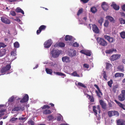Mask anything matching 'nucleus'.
Returning <instances> with one entry per match:
<instances>
[{"instance_id":"obj_59","label":"nucleus","mask_w":125,"mask_h":125,"mask_svg":"<svg viewBox=\"0 0 125 125\" xmlns=\"http://www.w3.org/2000/svg\"><path fill=\"white\" fill-rule=\"evenodd\" d=\"M18 119V118H14L12 117L10 119V121H14Z\"/></svg>"},{"instance_id":"obj_60","label":"nucleus","mask_w":125,"mask_h":125,"mask_svg":"<svg viewBox=\"0 0 125 125\" xmlns=\"http://www.w3.org/2000/svg\"><path fill=\"white\" fill-rule=\"evenodd\" d=\"M120 23L121 24H125V20L124 19H122L121 20Z\"/></svg>"},{"instance_id":"obj_17","label":"nucleus","mask_w":125,"mask_h":125,"mask_svg":"<svg viewBox=\"0 0 125 125\" xmlns=\"http://www.w3.org/2000/svg\"><path fill=\"white\" fill-rule=\"evenodd\" d=\"M115 101L120 107L125 110V105L118 101L116 100H115Z\"/></svg>"},{"instance_id":"obj_56","label":"nucleus","mask_w":125,"mask_h":125,"mask_svg":"<svg viewBox=\"0 0 125 125\" xmlns=\"http://www.w3.org/2000/svg\"><path fill=\"white\" fill-rule=\"evenodd\" d=\"M62 117L61 115L58 116L57 118V120L60 121L62 119Z\"/></svg>"},{"instance_id":"obj_49","label":"nucleus","mask_w":125,"mask_h":125,"mask_svg":"<svg viewBox=\"0 0 125 125\" xmlns=\"http://www.w3.org/2000/svg\"><path fill=\"white\" fill-rule=\"evenodd\" d=\"M10 14L12 16H16V14L15 12L13 11H11L10 12Z\"/></svg>"},{"instance_id":"obj_1","label":"nucleus","mask_w":125,"mask_h":125,"mask_svg":"<svg viewBox=\"0 0 125 125\" xmlns=\"http://www.w3.org/2000/svg\"><path fill=\"white\" fill-rule=\"evenodd\" d=\"M60 51L58 49H53L51 52L52 57L54 58L58 57L60 54Z\"/></svg>"},{"instance_id":"obj_25","label":"nucleus","mask_w":125,"mask_h":125,"mask_svg":"<svg viewBox=\"0 0 125 125\" xmlns=\"http://www.w3.org/2000/svg\"><path fill=\"white\" fill-rule=\"evenodd\" d=\"M124 74L123 73H116L115 75V78L119 77H123L124 76Z\"/></svg>"},{"instance_id":"obj_29","label":"nucleus","mask_w":125,"mask_h":125,"mask_svg":"<svg viewBox=\"0 0 125 125\" xmlns=\"http://www.w3.org/2000/svg\"><path fill=\"white\" fill-rule=\"evenodd\" d=\"M45 71L48 74H51L52 73V70L48 68H46Z\"/></svg>"},{"instance_id":"obj_39","label":"nucleus","mask_w":125,"mask_h":125,"mask_svg":"<svg viewBox=\"0 0 125 125\" xmlns=\"http://www.w3.org/2000/svg\"><path fill=\"white\" fill-rule=\"evenodd\" d=\"M15 98L14 96H12L8 100V101L11 102H13L15 99Z\"/></svg>"},{"instance_id":"obj_43","label":"nucleus","mask_w":125,"mask_h":125,"mask_svg":"<svg viewBox=\"0 0 125 125\" xmlns=\"http://www.w3.org/2000/svg\"><path fill=\"white\" fill-rule=\"evenodd\" d=\"M14 45L15 47L18 48L19 47V44L18 42H16L14 43Z\"/></svg>"},{"instance_id":"obj_21","label":"nucleus","mask_w":125,"mask_h":125,"mask_svg":"<svg viewBox=\"0 0 125 125\" xmlns=\"http://www.w3.org/2000/svg\"><path fill=\"white\" fill-rule=\"evenodd\" d=\"M105 64H106V69L109 70L112 68V65L110 63L106 62Z\"/></svg>"},{"instance_id":"obj_6","label":"nucleus","mask_w":125,"mask_h":125,"mask_svg":"<svg viewBox=\"0 0 125 125\" xmlns=\"http://www.w3.org/2000/svg\"><path fill=\"white\" fill-rule=\"evenodd\" d=\"M52 44V42L51 40L49 39L45 42L44 43V47L46 48H49Z\"/></svg>"},{"instance_id":"obj_53","label":"nucleus","mask_w":125,"mask_h":125,"mask_svg":"<svg viewBox=\"0 0 125 125\" xmlns=\"http://www.w3.org/2000/svg\"><path fill=\"white\" fill-rule=\"evenodd\" d=\"M103 19L102 18H101L98 21V22L100 24V25L101 26L103 22Z\"/></svg>"},{"instance_id":"obj_41","label":"nucleus","mask_w":125,"mask_h":125,"mask_svg":"<svg viewBox=\"0 0 125 125\" xmlns=\"http://www.w3.org/2000/svg\"><path fill=\"white\" fill-rule=\"evenodd\" d=\"M27 123L29 125H35L34 122L31 119Z\"/></svg>"},{"instance_id":"obj_50","label":"nucleus","mask_w":125,"mask_h":125,"mask_svg":"<svg viewBox=\"0 0 125 125\" xmlns=\"http://www.w3.org/2000/svg\"><path fill=\"white\" fill-rule=\"evenodd\" d=\"M113 115L114 116L116 115L117 116H118L119 115V113L117 111H113Z\"/></svg>"},{"instance_id":"obj_8","label":"nucleus","mask_w":125,"mask_h":125,"mask_svg":"<svg viewBox=\"0 0 125 125\" xmlns=\"http://www.w3.org/2000/svg\"><path fill=\"white\" fill-rule=\"evenodd\" d=\"M121 56V55L114 54L111 57L110 60L112 61H114L119 59Z\"/></svg>"},{"instance_id":"obj_13","label":"nucleus","mask_w":125,"mask_h":125,"mask_svg":"<svg viewBox=\"0 0 125 125\" xmlns=\"http://www.w3.org/2000/svg\"><path fill=\"white\" fill-rule=\"evenodd\" d=\"M101 6L103 9L105 11H107L108 9V6L107 3L105 2H104L102 3Z\"/></svg>"},{"instance_id":"obj_57","label":"nucleus","mask_w":125,"mask_h":125,"mask_svg":"<svg viewBox=\"0 0 125 125\" xmlns=\"http://www.w3.org/2000/svg\"><path fill=\"white\" fill-rule=\"evenodd\" d=\"M83 66L84 68L88 69L89 68V65L87 64L84 63L83 65Z\"/></svg>"},{"instance_id":"obj_47","label":"nucleus","mask_w":125,"mask_h":125,"mask_svg":"<svg viewBox=\"0 0 125 125\" xmlns=\"http://www.w3.org/2000/svg\"><path fill=\"white\" fill-rule=\"evenodd\" d=\"M83 12V9L82 8H81L79 9L77 13V15L78 16H79Z\"/></svg>"},{"instance_id":"obj_16","label":"nucleus","mask_w":125,"mask_h":125,"mask_svg":"<svg viewBox=\"0 0 125 125\" xmlns=\"http://www.w3.org/2000/svg\"><path fill=\"white\" fill-rule=\"evenodd\" d=\"M24 107L22 108L20 106H17L14 107L12 109V111H18L20 110H24Z\"/></svg>"},{"instance_id":"obj_46","label":"nucleus","mask_w":125,"mask_h":125,"mask_svg":"<svg viewBox=\"0 0 125 125\" xmlns=\"http://www.w3.org/2000/svg\"><path fill=\"white\" fill-rule=\"evenodd\" d=\"M7 46L4 43L2 42H0V49L1 47L4 48Z\"/></svg>"},{"instance_id":"obj_62","label":"nucleus","mask_w":125,"mask_h":125,"mask_svg":"<svg viewBox=\"0 0 125 125\" xmlns=\"http://www.w3.org/2000/svg\"><path fill=\"white\" fill-rule=\"evenodd\" d=\"M117 123L118 125H123V124L120 121H118Z\"/></svg>"},{"instance_id":"obj_61","label":"nucleus","mask_w":125,"mask_h":125,"mask_svg":"<svg viewBox=\"0 0 125 125\" xmlns=\"http://www.w3.org/2000/svg\"><path fill=\"white\" fill-rule=\"evenodd\" d=\"M86 50H82L80 51V53L83 54L85 55Z\"/></svg>"},{"instance_id":"obj_33","label":"nucleus","mask_w":125,"mask_h":125,"mask_svg":"<svg viewBox=\"0 0 125 125\" xmlns=\"http://www.w3.org/2000/svg\"><path fill=\"white\" fill-rule=\"evenodd\" d=\"M88 96H89L88 99L90 100V102H92L94 101V98L93 96H91V95L87 94Z\"/></svg>"},{"instance_id":"obj_2","label":"nucleus","mask_w":125,"mask_h":125,"mask_svg":"<svg viewBox=\"0 0 125 125\" xmlns=\"http://www.w3.org/2000/svg\"><path fill=\"white\" fill-rule=\"evenodd\" d=\"M97 42L100 45L105 46L107 45V43L103 39L101 38H98L97 39Z\"/></svg>"},{"instance_id":"obj_36","label":"nucleus","mask_w":125,"mask_h":125,"mask_svg":"<svg viewBox=\"0 0 125 125\" xmlns=\"http://www.w3.org/2000/svg\"><path fill=\"white\" fill-rule=\"evenodd\" d=\"M72 75H73L74 76H76L77 77H80L79 75L78 74L76 71H74L71 74Z\"/></svg>"},{"instance_id":"obj_55","label":"nucleus","mask_w":125,"mask_h":125,"mask_svg":"<svg viewBox=\"0 0 125 125\" xmlns=\"http://www.w3.org/2000/svg\"><path fill=\"white\" fill-rule=\"evenodd\" d=\"M73 46L74 47H78L79 46V44L77 42H75L73 44Z\"/></svg>"},{"instance_id":"obj_5","label":"nucleus","mask_w":125,"mask_h":125,"mask_svg":"<svg viewBox=\"0 0 125 125\" xmlns=\"http://www.w3.org/2000/svg\"><path fill=\"white\" fill-rule=\"evenodd\" d=\"M94 86L96 88L98 91L96 90L95 93H96L97 95L99 97H101V95H102V93L100 90L98 85L96 84L94 85Z\"/></svg>"},{"instance_id":"obj_4","label":"nucleus","mask_w":125,"mask_h":125,"mask_svg":"<svg viewBox=\"0 0 125 125\" xmlns=\"http://www.w3.org/2000/svg\"><path fill=\"white\" fill-rule=\"evenodd\" d=\"M11 68V66L10 64H8L5 67L2 68L0 70V72L1 73H4L10 70Z\"/></svg>"},{"instance_id":"obj_31","label":"nucleus","mask_w":125,"mask_h":125,"mask_svg":"<svg viewBox=\"0 0 125 125\" xmlns=\"http://www.w3.org/2000/svg\"><path fill=\"white\" fill-rule=\"evenodd\" d=\"M47 120L49 121L52 120L54 118L53 116L52 115H50L47 117Z\"/></svg>"},{"instance_id":"obj_37","label":"nucleus","mask_w":125,"mask_h":125,"mask_svg":"<svg viewBox=\"0 0 125 125\" xmlns=\"http://www.w3.org/2000/svg\"><path fill=\"white\" fill-rule=\"evenodd\" d=\"M50 108V107L48 105H44L43 106L41 107V108L42 110H43L46 108L48 109Z\"/></svg>"},{"instance_id":"obj_32","label":"nucleus","mask_w":125,"mask_h":125,"mask_svg":"<svg viewBox=\"0 0 125 125\" xmlns=\"http://www.w3.org/2000/svg\"><path fill=\"white\" fill-rule=\"evenodd\" d=\"M117 69L119 71L123 72L124 71V66L123 65H120L117 67Z\"/></svg>"},{"instance_id":"obj_64","label":"nucleus","mask_w":125,"mask_h":125,"mask_svg":"<svg viewBox=\"0 0 125 125\" xmlns=\"http://www.w3.org/2000/svg\"><path fill=\"white\" fill-rule=\"evenodd\" d=\"M122 9L123 10L125 11V4L123 5L122 6Z\"/></svg>"},{"instance_id":"obj_23","label":"nucleus","mask_w":125,"mask_h":125,"mask_svg":"<svg viewBox=\"0 0 125 125\" xmlns=\"http://www.w3.org/2000/svg\"><path fill=\"white\" fill-rule=\"evenodd\" d=\"M73 39L72 36L69 35H66L65 38V41H70L72 40Z\"/></svg>"},{"instance_id":"obj_26","label":"nucleus","mask_w":125,"mask_h":125,"mask_svg":"<svg viewBox=\"0 0 125 125\" xmlns=\"http://www.w3.org/2000/svg\"><path fill=\"white\" fill-rule=\"evenodd\" d=\"M6 50L5 49H1L0 52V57L2 56L6 53Z\"/></svg>"},{"instance_id":"obj_9","label":"nucleus","mask_w":125,"mask_h":125,"mask_svg":"<svg viewBox=\"0 0 125 125\" xmlns=\"http://www.w3.org/2000/svg\"><path fill=\"white\" fill-rule=\"evenodd\" d=\"M46 28V26L44 25H42L39 28V29L37 30L36 31V33L37 35L39 34L42 30H44Z\"/></svg>"},{"instance_id":"obj_19","label":"nucleus","mask_w":125,"mask_h":125,"mask_svg":"<svg viewBox=\"0 0 125 125\" xmlns=\"http://www.w3.org/2000/svg\"><path fill=\"white\" fill-rule=\"evenodd\" d=\"M76 52L75 50L73 51L72 52H69V55L71 57L74 56L76 55Z\"/></svg>"},{"instance_id":"obj_14","label":"nucleus","mask_w":125,"mask_h":125,"mask_svg":"<svg viewBox=\"0 0 125 125\" xmlns=\"http://www.w3.org/2000/svg\"><path fill=\"white\" fill-rule=\"evenodd\" d=\"M92 30L93 31L96 33H98L99 32V30L97 26L95 24L92 25Z\"/></svg>"},{"instance_id":"obj_7","label":"nucleus","mask_w":125,"mask_h":125,"mask_svg":"<svg viewBox=\"0 0 125 125\" xmlns=\"http://www.w3.org/2000/svg\"><path fill=\"white\" fill-rule=\"evenodd\" d=\"M1 20L2 22L6 24H10L11 22L10 20L4 16L1 17Z\"/></svg>"},{"instance_id":"obj_11","label":"nucleus","mask_w":125,"mask_h":125,"mask_svg":"<svg viewBox=\"0 0 125 125\" xmlns=\"http://www.w3.org/2000/svg\"><path fill=\"white\" fill-rule=\"evenodd\" d=\"M65 46V44L63 42H57L55 44L54 46L55 47H63Z\"/></svg>"},{"instance_id":"obj_63","label":"nucleus","mask_w":125,"mask_h":125,"mask_svg":"<svg viewBox=\"0 0 125 125\" xmlns=\"http://www.w3.org/2000/svg\"><path fill=\"white\" fill-rule=\"evenodd\" d=\"M51 66H54L55 65H56V63H53L52 62H51L50 63Z\"/></svg>"},{"instance_id":"obj_34","label":"nucleus","mask_w":125,"mask_h":125,"mask_svg":"<svg viewBox=\"0 0 125 125\" xmlns=\"http://www.w3.org/2000/svg\"><path fill=\"white\" fill-rule=\"evenodd\" d=\"M90 10L92 13H95L96 12L97 9L96 7H93L91 8Z\"/></svg>"},{"instance_id":"obj_27","label":"nucleus","mask_w":125,"mask_h":125,"mask_svg":"<svg viewBox=\"0 0 125 125\" xmlns=\"http://www.w3.org/2000/svg\"><path fill=\"white\" fill-rule=\"evenodd\" d=\"M106 18L107 19L109 20L110 22H114L115 20L114 18L112 17L109 16H107L106 17Z\"/></svg>"},{"instance_id":"obj_12","label":"nucleus","mask_w":125,"mask_h":125,"mask_svg":"<svg viewBox=\"0 0 125 125\" xmlns=\"http://www.w3.org/2000/svg\"><path fill=\"white\" fill-rule=\"evenodd\" d=\"M104 37L105 39L107 40L110 42H112L115 41V40L113 38L110 37L107 35H104Z\"/></svg>"},{"instance_id":"obj_20","label":"nucleus","mask_w":125,"mask_h":125,"mask_svg":"<svg viewBox=\"0 0 125 125\" xmlns=\"http://www.w3.org/2000/svg\"><path fill=\"white\" fill-rule=\"evenodd\" d=\"M111 6L113 7V8L116 10H118L119 9V6L114 3H112L111 5Z\"/></svg>"},{"instance_id":"obj_35","label":"nucleus","mask_w":125,"mask_h":125,"mask_svg":"<svg viewBox=\"0 0 125 125\" xmlns=\"http://www.w3.org/2000/svg\"><path fill=\"white\" fill-rule=\"evenodd\" d=\"M53 73L54 74H55L59 75L64 76H65V74L61 73L54 72Z\"/></svg>"},{"instance_id":"obj_58","label":"nucleus","mask_w":125,"mask_h":125,"mask_svg":"<svg viewBox=\"0 0 125 125\" xmlns=\"http://www.w3.org/2000/svg\"><path fill=\"white\" fill-rule=\"evenodd\" d=\"M81 2H82L83 3H85L88 2L89 0H80Z\"/></svg>"},{"instance_id":"obj_44","label":"nucleus","mask_w":125,"mask_h":125,"mask_svg":"<svg viewBox=\"0 0 125 125\" xmlns=\"http://www.w3.org/2000/svg\"><path fill=\"white\" fill-rule=\"evenodd\" d=\"M93 111L95 115H96L97 114V111L96 110V107L95 106H93Z\"/></svg>"},{"instance_id":"obj_24","label":"nucleus","mask_w":125,"mask_h":125,"mask_svg":"<svg viewBox=\"0 0 125 125\" xmlns=\"http://www.w3.org/2000/svg\"><path fill=\"white\" fill-rule=\"evenodd\" d=\"M15 11L17 13H21L22 14H24L23 10L20 7H17L15 10Z\"/></svg>"},{"instance_id":"obj_28","label":"nucleus","mask_w":125,"mask_h":125,"mask_svg":"<svg viewBox=\"0 0 125 125\" xmlns=\"http://www.w3.org/2000/svg\"><path fill=\"white\" fill-rule=\"evenodd\" d=\"M116 51V50L115 49H113L106 50V51L105 52L106 53L110 54L112 53L113 52Z\"/></svg>"},{"instance_id":"obj_40","label":"nucleus","mask_w":125,"mask_h":125,"mask_svg":"<svg viewBox=\"0 0 125 125\" xmlns=\"http://www.w3.org/2000/svg\"><path fill=\"white\" fill-rule=\"evenodd\" d=\"M113 83V81L111 79L110 81L108 82L107 84L110 87H111L112 86V84Z\"/></svg>"},{"instance_id":"obj_30","label":"nucleus","mask_w":125,"mask_h":125,"mask_svg":"<svg viewBox=\"0 0 125 125\" xmlns=\"http://www.w3.org/2000/svg\"><path fill=\"white\" fill-rule=\"evenodd\" d=\"M76 84L77 86H79L84 88H86L87 87L86 86H85L83 83L79 82H78L77 84L76 83Z\"/></svg>"},{"instance_id":"obj_38","label":"nucleus","mask_w":125,"mask_h":125,"mask_svg":"<svg viewBox=\"0 0 125 125\" xmlns=\"http://www.w3.org/2000/svg\"><path fill=\"white\" fill-rule=\"evenodd\" d=\"M113 111H110L108 112V114L109 117H111L113 115Z\"/></svg>"},{"instance_id":"obj_10","label":"nucleus","mask_w":125,"mask_h":125,"mask_svg":"<svg viewBox=\"0 0 125 125\" xmlns=\"http://www.w3.org/2000/svg\"><path fill=\"white\" fill-rule=\"evenodd\" d=\"M29 99V97L27 94H25L23 98L20 100V102L21 103H25L27 102Z\"/></svg>"},{"instance_id":"obj_22","label":"nucleus","mask_w":125,"mask_h":125,"mask_svg":"<svg viewBox=\"0 0 125 125\" xmlns=\"http://www.w3.org/2000/svg\"><path fill=\"white\" fill-rule=\"evenodd\" d=\"M52 112L49 110L45 109L43 111V114L45 115H47L51 114Z\"/></svg>"},{"instance_id":"obj_15","label":"nucleus","mask_w":125,"mask_h":125,"mask_svg":"<svg viewBox=\"0 0 125 125\" xmlns=\"http://www.w3.org/2000/svg\"><path fill=\"white\" fill-rule=\"evenodd\" d=\"M62 60L64 62L66 63H69L71 62L70 58L67 56H64L62 57Z\"/></svg>"},{"instance_id":"obj_3","label":"nucleus","mask_w":125,"mask_h":125,"mask_svg":"<svg viewBox=\"0 0 125 125\" xmlns=\"http://www.w3.org/2000/svg\"><path fill=\"white\" fill-rule=\"evenodd\" d=\"M118 99L121 101H123L125 99V90H123L121 91V93L118 96Z\"/></svg>"},{"instance_id":"obj_48","label":"nucleus","mask_w":125,"mask_h":125,"mask_svg":"<svg viewBox=\"0 0 125 125\" xmlns=\"http://www.w3.org/2000/svg\"><path fill=\"white\" fill-rule=\"evenodd\" d=\"M16 51H12L10 55L11 56H15L16 55Z\"/></svg>"},{"instance_id":"obj_18","label":"nucleus","mask_w":125,"mask_h":125,"mask_svg":"<svg viewBox=\"0 0 125 125\" xmlns=\"http://www.w3.org/2000/svg\"><path fill=\"white\" fill-rule=\"evenodd\" d=\"M99 103L100 105L101 106L102 108L104 109H106V104L104 103L103 101L101 100L99 101Z\"/></svg>"},{"instance_id":"obj_51","label":"nucleus","mask_w":125,"mask_h":125,"mask_svg":"<svg viewBox=\"0 0 125 125\" xmlns=\"http://www.w3.org/2000/svg\"><path fill=\"white\" fill-rule=\"evenodd\" d=\"M109 25V22L107 21H106L104 24V26L106 27H107Z\"/></svg>"},{"instance_id":"obj_52","label":"nucleus","mask_w":125,"mask_h":125,"mask_svg":"<svg viewBox=\"0 0 125 125\" xmlns=\"http://www.w3.org/2000/svg\"><path fill=\"white\" fill-rule=\"evenodd\" d=\"M103 77L106 80L107 79V75L106 74V72L105 71H104V72L103 73Z\"/></svg>"},{"instance_id":"obj_45","label":"nucleus","mask_w":125,"mask_h":125,"mask_svg":"<svg viewBox=\"0 0 125 125\" xmlns=\"http://www.w3.org/2000/svg\"><path fill=\"white\" fill-rule=\"evenodd\" d=\"M85 55L87 56H90L91 55V52L89 51L86 50Z\"/></svg>"},{"instance_id":"obj_54","label":"nucleus","mask_w":125,"mask_h":125,"mask_svg":"<svg viewBox=\"0 0 125 125\" xmlns=\"http://www.w3.org/2000/svg\"><path fill=\"white\" fill-rule=\"evenodd\" d=\"M27 118H26V117H20L19 118V119L20 120H24V121L23 122H24L25 121H26L27 119Z\"/></svg>"},{"instance_id":"obj_42","label":"nucleus","mask_w":125,"mask_h":125,"mask_svg":"<svg viewBox=\"0 0 125 125\" xmlns=\"http://www.w3.org/2000/svg\"><path fill=\"white\" fill-rule=\"evenodd\" d=\"M120 35L121 37L123 39L125 38V32H122L120 33Z\"/></svg>"}]
</instances>
